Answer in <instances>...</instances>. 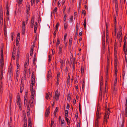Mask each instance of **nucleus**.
Instances as JSON below:
<instances>
[{
  "label": "nucleus",
  "instance_id": "1",
  "mask_svg": "<svg viewBox=\"0 0 127 127\" xmlns=\"http://www.w3.org/2000/svg\"><path fill=\"white\" fill-rule=\"evenodd\" d=\"M109 109L106 110L105 113L104 117V124H107L110 115V111L109 110Z\"/></svg>",
  "mask_w": 127,
  "mask_h": 127
},
{
  "label": "nucleus",
  "instance_id": "2",
  "mask_svg": "<svg viewBox=\"0 0 127 127\" xmlns=\"http://www.w3.org/2000/svg\"><path fill=\"white\" fill-rule=\"evenodd\" d=\"M28 98L27 95H25L24 97V103L25 106H26L27 105V111L28 112L30 110L29 104L30 105H32V104H31V103L30 104H30L29 102L28 103H27V99Z\"/></svg>",
  "mask_w": 127,
  "mask_h": 127
},
{
  "label": "nucleus",
  "instance_id": "3",
  "mask_svg": "<svg viewBox=\"0 0 127 127\" xmlns=\"http://www.w3.org/2000/svg\"><path fill=\"white\" fill-rule=\"evenodd\" d=\"M26 22L24 21H22V34L24 35L26 29Z\"/></svg>",
  "mask_w": 127,
  "mask_h": 127
},
{
  "label": "nucleus",
  "instance_id": "4",
  "mask_svg": "<svg viewBox=\"0 0 127 127\" xmlns=\"http://www.w3.org/2000/svg\"><path fill=\"white\" fill-rule=\"evenodd\" d=\"M0 73H3V67L4 65L3 58H0Z\"/></svg>",
  "mask_w": 127,
  "mask_h": 127
},
{
  "label": "nucleus",
  "instance_id": "5",
  "mask_svg": "<svg viewBox=\"0 0 127 127\" xmlns=\"http://www.w3.org/2000/svg\"><path fill=\"white\" fill-rule=\"evenodd\" d=\"M1 48V52H0V55H1V58H3V43H2L1 45L0 46Z\"/></svg>",
  "mask_w": 127,
  "mask_h": 127
},
{
  "label": "nucleus",
  "instance_id": "6",
  "mask_svg": "<svg viewBox=\"0 0 127 127\" xmlns=\"http://www.w3.org/2000/svg\"><path fill=\"white\" fill-rule=\"evenodd\" d=\"M111 92L112 95H115L117 93V90L114 87L113 89L111 90Z\"/></svg>",
  "mask_w": 127,
  "mask_h": 127
},
{
  "label": "nucleus",
  "instance_id": "7",
  "mask_svg": "<svg viewBox=\"0 0 127 127\" xmlns=\"http://www.w3.org/2000/svg\"><path fill=\"white\" fill-rule=\"evenodd\" d=\"M29 64V60H28L26 62H25L24 65V71H27V67L28 65Z\"/></svg>",
  "mask_w": 127,
  "mask_h": 127
},
{
  "label": "nucleus",
  "instance_id": "8",
  "mask_svg": "<svg viewBox=\"0 0 127 127\" xmlns=\"http://www.w3.org/2000/svg\"><path fill=\"white\" fill-rule=\"evenodd\" d=\"M104 35V37H102V50L104 52L105 49V37Z\"/></svg>",
  "mask_w": 127,
  "mask_h": 127
},
{
  "label": "nucleus",
  "instance_id": "9",
  "mask_svg": "<svg viewBox=\"0 0 127 127\" xmlns=\"http://www.w3.org/2000/svg\"><path fill=\"white\" fill-rule=\"evenodd\" d=\"M50 109V108H49V107L47 109L45 113V118H46L48 115H49V114L50 113V111L49 110Z\"/></svg>",
  "mask_w": 127,
  "mask_h": 127
},
{
  "label": "nucleus",
  "instance_id": "10",
  "mask_svg": "<svg viewBox=\"0 0 127 127\" xmlns=\"http://www.w3.org/2000/svg\"><path fill=\"white\" fill-rule=\"evenodd\" d=\"M8 74V77L9 78V79L10 80L11 76L12 75V71L11 68H10L9 70Z\"/></svg>",
  "mask_w": 127,
  "mask_h": 127
},
{
  "label": "nucleus",
  "instance_id": "11",
  "mask_svg": "<svg viewBox=\"0 0 127 127\" xmlns=\"http://www.w3.org/2000/svg\"><path fill=\"white\" fill-rule=\"evenodd\" d=\"M60 72H58L57 74V85H58L59 84V81L60 79Z\"/></svg>",
  "mask_w": 127,
  "mask_h": 127
},
{
  "label": "nucleus",
  "instance_id": "12",
  "mask_svg": "<svg viewBox=\"0 0 127 127\" xmlns=\"http://www.w3.org/2000/svg\"><path fill=\"white\" fill-rule=\"evenodd\" d=\"M124 51L125 52V54H127V45L125 43V42L124 43Z\"/></svg>",
  "mask_w": 127,
  "mask_h": 127
},
{
  "label": "nucleus",
  "instance_id": "13",
  "mask_svg": "<svg viewBox=\"0 0 127 127\" xmlns=\"http://www.w3.org/2000/svg\"><path fill=\"white\" fill-rule=\"evenodd\" d=\"M103 85V81H100V95H101L102 92V86Z\"/></svg>",
  "mask_w": 127,
  "mask_h": 127
},
{
  "label": "nucleus",
  "instance_id": "14",
  "mask_svg": "<svg viewBox=\"0 0 127 127\" xmlns=\"http://www.w3.org/2000/svg\"><path fill=\"white\" fill-rule=\"evenodd\" d=\"M52 97V95L50 93H47L46 95V99H48L49 98H50Z\"/></svg>",
  "mask_w": 127,
  "mask_h": 127
},
{
  "label": "nucleus",
  "instance_id": "15",
  "mask_svg": "<svg viewBox=\"0 0 127 127\" xmlns=\"http://www.w3.org/2000/svg\"><path fill=\"white\" fill-rule=\"evenodd\" d=\"M34 95H32V94H31V99L29 101V103H31V104H33V100H34Z\"/></svg>",
  "mask_w": 127,
  "mask_h": 127
},
{
  "label": "nucleus",
  "instance_id": "16",
  "mask_svg": "<svg viewBox=\"0 0 127 127\" xmlns=\"http://www.w3.org/2000/svg\"><path fill=\"white\" fill-rule=\"evenodd\" d=\"M26 13L28 15L29 13V11L30 10V6L29 5H27V6L26 8Z\"/></svg>",
  "mask_w": 127,
  "mask_h": 127
},
{
  "label": "nucleus",
  "instance_id": "17",
  "mask_svg": "<svg viewBox=\"0 0 127 127\" xmlns=\"http://www.w3.org/2000/svg\"><path fill=\"white\" fill-rule=\"evenodd\" d=\"M19 57L18 56H17V58L16 59V64L17 66V69H18V68L19 67Z\"/></svg>",
  "mask_w": 127,
  "mask_h": 127
},
{
  "label": "nucleus",
  "instance_id": "18",
  "mask_svg": "<svg viewBox=\"0 0 127 127\" xmlns=\"http://www.w3.org/2000/svg\"><path fill=\"white\" fill-rule=\"evenodd\" d=\"M51 71L50 70H49L47 74V78L48 80L51 77Z\"/></svg>",
  "mask_w": 127,
  "mask_h": 127
},
{
  "label": "nucleus",
  "instance_id": "19",
  "mask_svg": "<svg viewBox=\"0 0 127 127\" xmlns=\"http://www.w3.org/2000/svg\"><path fill=\"white\" fill-rule=\"evenodd\" d=\"M114 1H115L116 11V12L117 13V10H118V8L117 1V0H114Z\"/></svg>",
  "mask_w": 127,
  "mask_h": 127
},
{
  "label": "nucleus",
  "instance_id": "20",
  "mask_svg": "<svg viewBox=\"0 0 127 127\" xmlns=\"http://www.w3.org/2000/svg\"><path fill=\"white\" fill-rule=\"evenodd\" d=\"M56 99V92H55V94L54 96V97L53 99V103L52 105V107H53L55 104V100Z\"/></svg>",
  "mask_w": 127,
  "mask_h": 127
},
{
  "label": "nucleus",
  "instance_id": "21",
  "mask_svg": "<svg viewBox=\"0 0 127 127\" xmlns=\"http://www.w3.org/2000/svg\"><path fill=\"white\" fill-rule=\"evenodd\" d=\"M100 114H99V113H96V120H98V119L100 118Z\"/></svg>",
  "mask_w": 127,
  "mask_h": 127
},
{
  "label": "nucleus",
  "instance_id": "22",
  "mask_svg": "<svg viewBox=\"0 0 127 127\" xmlns=\"http://www.w3.org/2000/svg\"><path fill=\"white\" fill-rule=\"evenodd\" d=\"M60 95L59 92H57V94H56V100H58L59 98V96Z\"/></svg>",
  "mask_w": 127,
  "mask_h": 127
},
{
  "label": "nucleus",
  "instance_id": "23",
  "mask_svg": "<svg viewBox=\"0 0 127 127\" xmlns=\"http://www.w3.org/2000/svg\"><path fill=\"white\" fill-rule=\"evenodd\" d=\"M122 33H121V34L120 33H119L117 35V39H118L119 40V39H120V40H121L120 38L122 37Z\"/></svg>",
  "mask_w": 127,
  "mask_h": 127
},
{
  "label": "nucleus",
  "instance_id": "24",
  "mask_svg": "<svg viewBox=\"0 0 127 127\" xmlns=\"http://www.w3.org/2000/svg\"><path fill=\"white\" fill-rule=\"evenodd\" d=\"M63 48V46L61 44L60 45V46H59V53H61L62 52V50Z\"/></svg>",
  "mask_w": 127,
  "mask_h": 127
},
{
  "label": "nucleus",
  "instance_id": "25",
  "mask_svg": "<svg viewBox=\"0 0 127 127\" xmlns=\"http://www.w3.org/2000/svg\"><path fill=\"white\" fill-rule=\"evenodd\" d=\"M23 119L24 122H27V118L26 115H23Z\"/></svg>",
  "mask_w": 127,
  "mask_h": 127
},
{
  "label": "nucleus",
  "instance_id": "26",
  "mask_svg": "<svg viewBox=\"0 0 127 127\" xmlns=\"http://www.w3.org/2000/svg\"><path fill=\"white\" fill-rule=\"evenodd\" d=\"M34 20L32 19L31 21V27L32 28H33V25L34 24Z\"/></svg>",
  "mask_w": 127,
  "mask_h": 127
},
{
  "label": "nucleus",
  "instance_id": "27",
  "mask_svg": "<svg viewBox=\"0 0 127 127\" xmlns=\"http://www.w3.org/2000/svg\"><path fill=\"white\" fill-rule=\"evenodd\" d=\"M98 120H96L95 122V127H98Z\"/></svg>",
  "mask_w": 127,
  "mask_h": 127
},
{
  "label": "nucleus",
  "instance_id": "28",
  "mask_svg": "<svg viewBox=\"0 0 127 127\" xmlns=\"http://www.w3.org/2000/svg\"><path fill=\"white\" fill-rule=\"evenodd\" d=\"M17 104L18 105L20 104V97L17 98Z\"/></svg>",
  "mask_w": 127,
  "mask_h": 127
},
{
  "label": "nucleus",
  "instance_id": "29",
  "mask_svg": "<svg viewBox=\"0 0 127 127\" xmlns=\"http://www.w3.org/2000/svg\"><path fill=\"white\" fill-rule=\"evenodd\" d=\"M85 81L84 80H83V83L82 85V89L83 90H84V87L85 86Z\"/></svg>",
  "mask_w": 127,
  "mask_h": 127
},
{
  "label": "nucleus",
  "instance_id": "30",
  "mask_svg": "<svg viewBox=\"0 0 127 127\" xmlns=\"http://www.w3.org/2000/svg\"><path fill=\"white\" fill-rule=\"evenodd\" d=\"M30 90L31 91V94L33 95H34L35 93V90L34 89H30Z\"/></svg>",
  "mask_w": 127,
  "mask_h": 127
},
{
  "label": "nucleus",
  "instance_id": "31",
  "mask_svg": "<svg viewBox=\"0 0 127 127\" xmlns=\"http://www.w3.org/2000/svg\"><path fill=\"white\" fill-rule=\"evenodd\" d=\"M119 33H120L121 34V33H122V28L121 26H119Z\"/></svg>",
  "mask_w": 127,
  "mask_h": 127
},
{
  "label": "nucleus",
  "instance_id": "32",
  "mask_svg": "<svg viewBox=\"0 0 127 127\" xmlns=\"http://www.w3.org/2000/svg\"><path fill=\"white\" fill-rule=\"evenodd\" d=\"M114 56H115L116 55H117V51L116 50V46H115L114 49Z\"/></svg>",
  "mask_w": 127,
  "mask_h": 127
},
{
  "label": "nucleus",
  "instance_id": "33",
  "mask_svg": "<svg viewBox=\"0 0 127 127\" xmlns=\"http://www.w3.org/2000/svg\"><path fill=\"white\" fill-rule=\"evenodd\" d=\"M0 15H3V12L1 6L0 7Z\"/></svg>",
  "mask_w": 127,
  "mask_h": 127
},
{
  "label": "nucleus",
  "instance_id": "34",
  "mask_svg": "<svg viewBox=\"0 0 127 127\" xmlns=\"http://www.w3.org/2000/svg\"><path fill=\"white\" fill-rule=\"evenodd\" d=\"M48 61L49 62H50L51 60L52 57L51 55H50L48 56Z\"/></svg>",
  "mask_w": 127,
  "mask_h": 127
},
{
  "label": "nucleus",
  "instance_id": "35",
  "mask_svg": "<svg viewBox=\"0 0 127 127\" xmlns=\"http://www.w3.org/2000/svg\"><path fill=\"white\" fill-rule=\"evenodd\" d=\"M34 85V83L33 82V83L32 82H31V84L30 85V89H33V86Z\"/></svg>",
  "mask_w": 127,
  "mask_h": 127
},
{
  "label": "nucleus",
  "instance_id": "36",
  "mask_svg": "<svg viewBox=\"0 0 127 127\" xmlns=\"http://www.w3.org/2000/svg\"><path fill=\"white\" fill-rule=\"evenodd\" d=\"M126 102H125V107H127V97H125Z\"/></svg>",
  "mask_w": 127,
  "mask_h": 127
},
{
  "label": "nucleus",
  "instance_id": "37",
  "mask_svg": "<svg viewBox=\"0 0 127 127\" xmlns=\"http://www.w3.org/2000/svg\"><path fill=\"white\" fill-rule=\"evenodd\" d=\"M56 32V30L54 32V39L53 40V43H55V42H56V40L55 39V37L56 35V33L55 32Z\"/></svg>",
  "mask_w": 127,
  "mask_h": 127
},
{
  "label": "nucleus",
  "instance_id": "38",
  "mask_svg": "<svg viewBox=\"0 0 127 127\" xmlns=\"http://www.w3.org/2000/svg\"><path fill=\"white\" fill-rule=\"evenodd\" d=\"M117 62V55L114 56V62Z\"/></svg>",
  "mask_w": 127,
  "mask_h": 127
},
{
  "label": "nucleus",
  "instance_id": "39",
  "mask_svg": "<svg viewBox=\"0 0 127 127\" xmlns=\"http://www.w3.org/2000/svg\"><path fill=\"white\" fill-rule=\"evenodd\" d=\"M125 116L127 117V107H125Z\"/></svg>",
  "mask_w": 127,
  "mask_h": 127
},
{
  "label": "nucleus",
  "instance_id": "40",
  "mask_svg": "<svg viewBox=\"0 0 127 127\" xmlns=\"http://www.w3.org/2000/svg\"><path fill=\"white\" fill-rule=\"evenodd\" d=\"M35 78H34V76H32V78H31V82H32L33 83V82H35Z\"/></svg>",
  "mask_w": 127,
  "mask_h": 127
},
{
  "label": "nucleus",
  "instance_id": "41",
  "mask_svg": "<svg viewBox=\"0 0 127 127\" xmlns=\"http://www.w3.org/2000/svg\"><path fill=\"white\" fill-rule=\"evenodd\" d=\"M23 82H24L23 77H22L21 78V86L23 85Z\"/></svg>",
  "mask_w": 127,
  "mask_h": 127
},
{
  "label": "nucleus",
  "instance_id": "42",
  "mask_svg": "<svg viewBox=\"0 0 127 127\" xmlns=\"http://www.w3.org/2000/svg\"><path fill=\"white\" fill-rule=\"evenodd\" d=\"M28 15L27 14L26 15V24H27L28 23Z\"/></svg>",
  "mask_w": 127,
  "mask_h": 127
},
{
  "label": "nucleus",
  "instance_id": "43",
  "mask_svg": "<svg viewBox=\"0 0 127 127\" xmlns=\"http://www.w3.org/2000/svg\"><path fill=\"white\" fill-rule=\"evenodd\" d=\"M65 115L66 117H67L68 115V111L67 110H66L65 111Z\"/></svg>",
  "mask_w": 127,
  "mask_h": 127
},
{
  "label": "nucleus",
  "instance_id": "44",
  "mask_svg": "<svg viewBox=\"0 0 127 127\" xmlns=\"http://www.w3.org/2000/svg\"><path fill=\"white\" fill-rule=\"evenodd\" d=\"M4 35L5 36V39H6V37L7 36V32L5 30L4 31Z\"/></svg>",
  "mask_w": 127,
  "mask_h": 127
},
{
  "label": "nucleus",
  "instance_id": "45",
  "mask_svg": "<svg viewBox=\"0 0 127 127\" xmlns=\"http://www.w3.org/2000/svg\"><path fill=\"white\" fill-rule=\"evenodd\" d=\"M67 117H65V120L67 121L68 124H69V120L68 119V118Z\"/></svg>",
  "mask_w": 127,
  "mask_h": 127
},
{
  "label": "nucleus",
  "instance_id": "46",
  "mask_svg": "<svg viewBox=\"0 0 127 127\" xmlns=\"http://www.w3.org/2000/svg\"><path fill=\"white\" fill-rule=\"evenodd\" d=\"M70 95H68L67 98V100L68 101H70Z\"/></svg>",
  "mask_w": 127,
  "mask_h": 127
},
{
  "label": "nucleus",
  "instance_id": "47",
  "mask_svg": "<svg viewBox=\"0 0 127 127\" xmlns=\"http://www.w3.org/2000/svg\"><path fill=\"white\" fill-rule=\"evenodd\" d=\"M3 15H0V21L1 22V21L2 22H3Z\"/></svg>",
  "mask_w": 127,
  "mask_h": 127
},
{
  "label": "nucleus",
  "instance_id": "48",
  "mask_svg": "<svg viewBox=\"0 0 127 127\" xmlns=\"http://www.w3.org/2000/svg\"><path fill=\"white\" fill-rule=\"evenodd\" d=\"M18 70L17 69L16 71V74L15 76V77L18 78V75L19 73H18Z\"/></svg>",
  "mask_w": 127,
  "mask_h": 127
},
{
  "label": "nucleus",
  "instance_id": "49",
  "mask_svg": "<svg viewBox=\"0 0 127 127\" xmlns=\"http://www.w3.org/2000/svg\"><path fill=\"white\" fill-rule=\"evenodd\" d=\"M124 121H123L121 125H120V127H124Z\"/></svg>",
  "mask_w": 127,
  "mask_h": 127
},
{
  "label": "nucleus",
  "instance_id": "50",
  "mask_svg": "<svg viewBox=\"0 0 127 127\" xmlns=\"http://www.w3.org/2000/svg\"><path fill=\"white\" fill-rule=\"evenodd\" d=\"M26 71H24V78H26Z\"/></svg>",
  "mask_w": 127,
  "mask_h": 127
},
{
  "label": "nucleus",
  "instance_id": "51",
  "mask_svg": "<svg viewBox=\"0 0 127 127\" xmlns=\"http://www.w3.org/2000/svg\"><path fill=\"white\" fill-rule=\"evenodd\" d=\"M19 105V109L20 111H21L22 109V106L21 104H18Z\"/></svg>",
  "mask_w": 127,
  "mask_h": 127
},
{
  "label": "nucleus",
  "instance_id": "52",
  "mask_svg": "<svg viewBox=\"0 0 127 127\" xmlns=\"http://www.w3.org/2000/svg\"><path fill=\"white\" fill-rule=\"evenodd\" d=\"M77 33H76L75 34V36H74V39L75 40H76L77 39Z\"/></svg>",
  "mask_w": 127,
  "mask_h": 127
},
{
  "label": "nucleus",
  "instance_id": "53",
  "mask_svg": "<svg viewBox=\"0 0 127 127\" xmlns=\"http://www.w3.org/2000/svg\"><path fill=\"white\" fill-rule=\"evenodd\" d=\"M125 74V72L124 71H123V72L122 75V77L123 78V79H124V76Z\"/></svg>",
  "mask_w": 127,
  "mask_h": 127
},
{
  "label": "nucleus",
  "instance_id": "54",
  "mask_svg": "<svg viewBox=\"0 0 127 127\" xmlns=\"http://www.w3.org/2000/svg\"><path fill=\"white\" fill-rule=\"evenodd\" d=\"M31 120L30 119H28V125H29L30 126V124H31Z\"/></svg>",
  "mask_w": 127,
  "mask_h": 127
},
{
  "label": "nucleus",
  "instance_id": "55",
  "mask_svg": "<svg viewBox=\"0 0 127 127\" xmlns=\"http://www.w3.org/2000/svg\"><path fill=\"white\" fill-rule=\"evenodd\" d=\"M56 13V7L54 9V10L52 12V14L53 15H55V14Z\"/></svg>",
  "mask_w": 127,
  "mask_h": 127
},
{
  "label": "nucleus",
  "instance_id": "56",
  "mask_svg": "<svg viewBox=\"0 0 127 127\" xmlns=\"http://www.w3.org/2000/svg\"><path fill=\"white\" fill-rule=\"evenodd\" d=\"M82 13L83 14H84L85 15H86V12L85 10H82Z\"/></svg>",
  "mask_w": 127,
  "mask_h": 127
},
{
  "label": "nucleus",
  "instance_id": "57",
  "mask_svg": "<svg viewBox=\"0 0 127 127\" xmlns=\"http://www.w3.org/2000/svg\"><path fill=\"white\" fill-rule=\"evenodd\" d=\"M60 41L59 40V39L58 38L57 40V44L58 45L60 44Z\"/></svg>",
  "mask_w": 127,
  "mask_h": 127
},
{
  "label": "nucleus",
  "instance_id": "58",
  "mask_svg": "<svg viewBox=\"0 0 127 127\" xmlns=\"http://www.w3.org/2000/svg\"><path fill=\"white\" fill-rule=\"evenodd\" d=\"M34 45H33L31 47V51H33V49L34 48Z\"/></svg>",
  "mask_w": 127,
  "mask_h": 127
},
{
  "label": "nucleus",
  "instance_id": "59",
  "mask_svg": "<svg viewBox=\"0 0 127 127\" xmlns=\"http://www.w3.org/2000/svg\"><path fill=\"white\" fill-rule=\"evenodd\" d=\"M117 62H114V66L115 67H117Z\"/></svg>",
  "mask_w": 127,
  "mask_h": 127
},
{
  "label": "nucleus",
  "instance_id": "60",
  "mask_svg": "<svg viewBox=\"0 0 127 127\" xmlns=\"http://www.w3.org/2000/svg\"><path fill=\"white\" fill-rule=\"evenodd\" d=\"M23 0H19L18 1V3L20 4H21L22 3Z\"/></svg>",
  "mask_w": 127,
  "mask_h": 127
},
{
  "label": "nucleus",
  "instance_id": "61",
  "mask_svg": "<svg viewBox=\"0 0 127 127\" xmlns=\"http://www.w3.org/2000/svg\"><path fill=\"white\" fill-rule=\"evenodd\" d=\"M72 41V39L71 38V39L70 38L69 40V44L70 45H71V44Z\"/></svg>",
  "mask_w": 127,
  "mask_h": 127
},
{
  "label": "nucleus",
  "instance_id": "62",
  "mask_svg": "<svg viewBox=\"0 0 127 127\" xmlns=\"http://www.w3.org/2000/svg\"><path fill=\"white\" fill-rule=\"evenodd\" d=\"M3 73H1L0 76V79L1 80L2 79V78L3 77Z\"/></svg>",
  "mask_w": 127,
  "mask_h": 127
},
{
  "label": "nucleus",
  "instance_id": "63",
  "mask_svg": "<svg viewBox=\"0 0 127 127\" xmlns=\"http://www.w3.org/2000/svg\"><path fill=\"white\" fill-rule=\"evenodd\" d=\"M13 35H14L13 33H11V37L12 38V40H13Z\"/></svg>",
  "mask_w": 127,
  "mask_h": 127
},
{
  "label": "nucleus",
  "instance_id": "64",
  "mask_svg": "<svg viewBox=\"0 0 127 127\" xmlns=\"http://www.w3.org/2000/svg\"><path fill=\"white\" fill-rule=\"evenodd\" d=\"M55 50L54 49H53L52 51V54L53 55L55 53Z\"/></svg>",
  "mask_w": 127,
  "mask_h": 127
}]
</instances>
